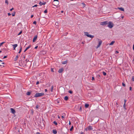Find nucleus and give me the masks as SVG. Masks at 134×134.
Listing matches in <instances>:
<instances>
[{
  "mask_svg": "<svg viewBox=\"0 0 134 134\" xmlns=\"http://www.w3.org/2000/svg\"><path fill=\"white\" fill-rule=\"evenodd\" d=\"M19 63L20 66L23 67L25 66L26 65V62L22 60H19Z\"/></svg>",
  "mask_w": 134,
  "mask_h": 134,
  "instance_id": "obj_1",
  "label": "nucleus"
},
{
  "mask_svg": "<svg viewBox=\"0 0 134 134\" xmlns=\"http://www.w3.org/2000/svg\"><path fill=\"white\" fill-rule=\"evenodd\" d=\"M44 95L43 93H36L34 96V97H39L43 96Z\"/></svg>",
  "mask_w": 134,
  "mask_h": 134,
  "instance_id": "obj_2",
  "label": "nucleus"
},
{
  "mask_svg": "<svg viewBox=\"0 0 134 134\" xmlns=\"http://www.w3.org/2000/svg\"><path fill=\"white\" fill-rule=\"evenodd\" d=\"M53 3V5L56 6L59 4V2L58 0H54Z\"/></svg>",
  "mask_w": 134,
  "mask_h": 134,
  "instance_id": "obj_3",
  "label": "nucleus"
},
{
  "mask_svg": "<svg viewBox=\"0 0 134 134\" xmlns=\"http://www.w3.org/2000/svg\"><path fill=\"white\" fill-rule=\"evenodd\" d=\"M108 26L110 28H112L113 26V24L111 21L108 22Z\"/></svg>",
  "mask_w": 134,
  "mask_h": 134,
  "instance_id": "obj_4",
  "label": "nucleus"
},
{
  "mask_svg": "<svg viewBox=\"0 0 134 134\" xmlns=\"http://www.w3.org/2000/svg\"><path fill=\"white\" fill-rule=\"evenodd\" d=\"M85 35L88 37L92 38L94 37V36L89 34L87 32H85Z\"/></svg>",
  "mask_w": 134,
  "mask_h": 134,
  "instance_id": "obj_5",
  "label": "nucleus"
},
{
  "mask_svg": "<svg viewBox=\"0 0 134 134\" xmlns=\"http://www.w3.org/2000/svg\"><path fill=\"white\" fill-rule=\"evenodd\" d=\"M108 24V21H107L101 22L100 23V25H105Z\"/></svg>",
  "mask_w": 134,
  "mask_h": 134,
  "instance_id": "obj_6",
  "label": "nucleus"
},
{
  "mask_svg": "<svg viewBox=\"0 0 134 134\" xmlns=\"http://www.w3.org/2000/svg\"><path fill=\"white\" fill-rule=\"evenodd\" d=\"M86 130H92V127L91 126H89L86 129Z\"/></svg>",
  "mask_w": 134,
  "mask_h": 134,
  "instance_id": "obj_7",
  "label": "nucleus"
},
{
  "mask_svg": "<svg viewBox=\"0 0 134 134\" xmlns=\"http://www.w3.org/2000/svg\"><path fill=\"white\" fill-rule=\"evenodd\" d=\"M102 42V41L101 40H100L99 42V43L98 44V45H97V48L99 47L100 45H101Z\"/></svg>",
  "mask_w": 134,
  "mask_h": 134,
  "instance_id": "obj_8",
  "label": "nucleus"
},
{
  "mask_svg": "<svg viewBox=\"0 0 134 134\" xmlns=\"http://www.w3.org/2000/svg\"><path fill=\"white\" fill-rule=\"evenodd\" d=\"M10 110L11 113L13 114H14L15 113V110L12 108H10Z\"/></svg>",
  "mask_w": 134,
  "mask_h": 134,
  "instance_id": "obj_9",
  "label": "nucleus"
},
{
  "mask_svg": "<svg viewBox=\"0 0 134 134\" xmlns=\"http://www.w3.org/2000/svg\"><path fill=\"white\" fill-rule=\"evenodd\" d=\"M37 35H36L34 38L33 40V42H35V41H36L37 38Z\"/></svg>",
  "mask_w": 134,
  "mask_h": 134,
  "instance_id": "obj_10",
  "label": "nucleus"
},
{
  "mask_svg": "<svg viewBox=\"0 0 134 134\" xmlns=\"http://www.w3.org/2000/svg\"><path fill=\"white\" fill-rule=\"evenodd\" d=\"M18 45L16 44L12 45V46L13 47V49L15 50L16 47Z\"/></svg>",
  "mask_w": 134,
  "mask_h": 134,
  "instance_id": "obj_11",
  "label": "nucleus"
},
{
  "mask_svg": "<svg viewBox=\"0 0 134 134\" xmlns=\"http://www.w3.org/2000/svg\"><path fill=\"white\" fill-rule=\"evenodd\" d=\"M63 70V68H61V69H59V70L58 71V72L59 73H61L62 72Z\"/></svg>",
  "mask_w": 134,
  "mask_h": 134,
  "instance_id": "obj_12",
  "label": "nucleus"
},
{
  "mask_svg": "<svg viewBox=\"0 0 134 134\" xmlns=\"http://www.w3.org/2000/svg\"><path fill=\"white\" fill-rule=\"evenodd\" d=\"M31 45H29V46L27 47L26 48V49L25 50V51H24V52H26L27 49H28L29 48L31 47Z\"/></svg>",
  "mask_w": 134,
  "mask_h": 134,
  "instance_id": "obj_13",
  "label": "nucleus"
},
{
  "mask_svg": "<svg viewBox=\"0 0 134 134\" xmlns=\"http://www.w3.org/2000/svg\"><path fill=\"white\" fill-rule=\"evenodd\" d=\"M118 9L122 11H124V9L122 8L118 7Z\"/></svg>",
  "mask_w": 134,
  "mask_h": 134,
  "instance_id": "obj_14",
  "label": "nucleus"
},
{
  "mask_svg": "<svg viewBox=\"0 0 134 134\" xmlns=\"http://www.w3.org/2000/svg\"><path fill=\"white\" fill-rule=\"evenodd\" d=\"M53 132L54 134H56L57 133V132L56 130H53Z\"/></svg>",
  "mask_w": 134,
  "mask_h": 134,
  "instance_id": "obj_15",
  "label": "nucleus"
},
{
  "mask_svg": "<svg viewBox=\"0 0 134 134\" xmlns=\"http://www.w3.org/2000/svg\"><path fill=\"white\" fill-rule=\"evenodd\" d=\"M18 55H16V57L14 58V61H16L17 60H18Z\"/></svg>",
  "mask_w": 134,
  "mask_h": 134,
  "instance_id": "obj_16",
  "label": "nucleus"
},
{
  "mask_svg": "<svg viewBox=\"0 0 134 134\" xmlns=\"http://www.w3.org/2000/svg\"><path fill=\"white\" fill-rule=\"evenodd\" d=\"M68 99V97L67 96H65V97L64 99L65 100H67Z\"/></svg>",
  "mask_w": 134,
  "mask_h": 134,
  "instance_id": "obj_17",
  "label": "nucleus"
},
{
  "mask_svg": "<svg viewBox=\"0 0 134 134\" xmlns=\"http://www.w3.org/2000/svg\"><path fill=\"white\" fill-rule=\"evenodd\" d=\"M68 61L67 60L65 61L64 62H62V64H66L67 63Z\"/></svg>",
  "mask_w": 134,
  "mask_h": 134,
  "instance_id": "obj_18",
  "label": "nucleus"
},
{
  "mask_svg": "<svg viewBox=\"0 0 134 134\" xmlns=\"http://www.w3.org/2000/svg\"><path fill=\"white\" fill-rule=\"evenodd\" d=\"M114 43H115V41H112L109 44V45H113Z\"/></svg>",
  "mask_w": 134,
  "mask_h": 134,
  "instance_id": "obj_19",
  "label": "nucleus"
},
{
  "mask_svg": "<svg viewBox=\"0 0 134 134\" xmlns=\"http://www.w3.org/2000/svg\"><path fill=\"white\" fill-rule=\"evenodd\" d=\"M53 85H52L51 87V88L50 91H51V92H52L53 91Z\"/></svg>",
  "mask_w": 134,
  "mask_h": 134,
  "instance_id": "obj_20",
  "label": "nucleus"
},
{
  "mask_svg": "<svg viewBox=\"0 0 134 134\" xmlns=\"http://www.w3.org/2000/svg\"><path fill=\"white\" fill-rule=\"evenodd\" d=\"M89 106V105L88 104H86L85 105V107L86 108H87Z\"/></svg>",
  "mask_w": 134,
  "mask_h": 134,
  "instance_id": "obj_21",
  "label": "nucleus"
},
{
  "mask_svg": "<svg viewBox=\"0 0 134 134\" xmlns=\"http://www.w3.org/2000/svg\"><path fill=\"white\" fill-rule=\"evenodd\" d=\"M31 92H27L26 93V94L27 95L29 96V95H30V94H31Z\"/></svg>",
  "mask_w": 134,
  "mask_h": 134,
  "instance_id": "obj_22",
  "label": "nucleus"
},
{
  "mask_svg": "<svg viewBox=\"0 0 134 134\" xmlns=\"http://www.w3.org/2000/svg\"><path fill=\"white\" fill-rule=\"evenodd\" d=\"M2 61L1 60H0V62H2ZM4 64V63L3 62L1 64H0V66H3V64Z\"/></svg>",
  "mask_w": 134,
  "mask_h": 134,
  "instance_id": "obj_23",
  "label": "nucleus"
},
{
  "mask_svg": "<svg viewBox=\"0 0 134 134\" xmlns=\"http://www.w3.org/2000/svg\"><path fill=\"white\" fill-rule=\"evenodd\" d=\"M53 123L54 124H55L56 125H57V122L55 121H54L53 122Z\"/></svg>",
  "mask_w": 134,
  "mask_h": 134,
  "instance_id": "obj_24",
  "label": "nucleus"
},
{
  "mask_svg": "<svg viewBox=\"0 0 134 134\" xmlns=\"http://www.w3.org/2000/svg\"><path fill=\"white\" fill-rule=\"evenodd\" d=\"M73 129V126H72L71 127V128L70 129V131H72V130Z\"/></svg>",
  "mask_w": 134,
  "mask_h": 134,
  "instance_id": "obj_25",
  "label": "nucleus"
},
{
  "mask_svg": "<svg viewBox=\"0 0 134 134\" xmlns=\"http://www.w3.org/2000/svg\"><path fill=\"white\" fill-rule=\"evenodd\" d=\"M123 107L124 108L126 109V105H125V103H124V105H123Z\"/></svg>",
  "mask_w": 134,
  "mask_h": 134,
  "instance_id": "obj_26",
  "label": "nucleus"
},
{
  "mask_svg": "<svg viewBox=\"0 0 134 134\" xmlns=\"http://www.w3.org/2000/svg\"><path fill=\"white\" fill-rule=\"evenodd\" d=\"M5 43L4 42H2L0 43V47H1V46L4 43Z\"/></svg>",
  "mask_w": 134,
  "mask_h": 134,
  "instance_id": "obj_27",
  "label": "nucleus"
},
{
  "mask_svg": "<svg viewBox=\"0 0 134 134\" xmlns=\"http://www.w3.org/2000/svg\"><path fill=\"white\" fill-rule=\"evenodd\" d=\"M103 74L104 76H105L106 75V72H103Z\"/></svg>",
  "mask_w": 134,
  "mask_h": 134,
  "instance_id": "obj_28",
  "label": "nucleus"
},
{
  "mask_svg": "<svg viewBox=\"0 0 134 134\" xmlns=\"http://www.w3.org/2000/svg\"><path fill=\"white\" fill-rule=\"evenodd\" d=\"M22 50V47H21L20 49L19 50V53H20L21 52Z\"/></svg>",
  "mask_w": 134,
  "mask_h": 134,
  "instance_id": "obj_29",
  "label": "nucleus"
},
{
  "mask_svg": "<svg viewBox=\"0 0 134 134\" xmlns=\"http://www.w3.org/2000/svg\"><path fill=\"white\" fill-rule=\"evenodd\" d=\"M39 4L41 6L42 5H43V3L41 2H40Z\"/></svg>",
  "mask_w": 134,
  "mask_h": 134,
  "instance_id": "obj_30",
  "label": "nucleus"
},
{
  "mask_svg": "<svg viewBox=\"0 0 134 134\" xmlns=\"http://www.w3.org/2000/svg\"><path fill=\"white\" fill-rule=\"evenodd\" d=\"M22 31H21L18 34V35H19L21 34L22 33Z\"/></svg>",
  "mask_w": 134,
  "mask_h": 134,
  "instance_id": "obj_31",
  "label": "nucleus"
},
{
  "mask_svg": "<svg viewBox=\"0 0 134 134\" xmlns=\"http://www.w3.org/2000/svg\"><path fill=\"white\" fill-rule=\"evenodd\" d=\"M15 12H14V13H12V15L13 16H15Z\"/></svg>",
  "mask_w": 134,
  "mask_h": 134,
  "instance_id": "obj_32",
  "label": "nucleus"
},
{
  "mask_svg": "<svg viewBox=\"0 0 134 134\" xmlns=\"http://www.w3.org/2000/svg\"><path fill=\"white\" fill-rule=\"evenodd\" d=\"M5 3H7L8 5V2L7 0H5Z\"/></svg>",
  "mask_w": 134,
  "mask_h": 134,
  "instance_id": "obj_33",
  "label": "nucleus"
},
{
  "mask_svg": "<svg viewBox=\"0 0 134 134\" xmlns=\"http://www.w3.org/2000/svg\"><path fill=\"white\" fill-rule=\"evenodd\" d=\"M69 92L71 94L72 93V92L71 91H69Z\"/></svg>",
  "mask_w": 134,
  "mask_h": 134,
  "instance_id": "obj_34",
  "label": "nucleus"
},
{
  "mask_svg": "<svg viewBox=\"0 0 134 134\" xmlns=\"http://www.w3.org/2000/svg\"><path fill=\"white\" fill-rule=\"evenodd\" d=\"M47 9H46L44 11V13H47Z\"/></svg>",
  "mask_w": 134,
  "mask_h": 134,
  "instance_id": "obj_35",
  "label": "nucleus"
},
{
  "mask_svg": "<svg viewBox=\"0 0 134 134\" xmlns=\"http://www.w3.org/2000/svg\"><path fill=\"white\" fill-rule=\"evenodd\" d=\"M132 80L133 81H134V76L132 77Z\"/></svg>",
  "mask_w": 134,
  "mask_h": 134,
  "instance_id": "obj_36",
  "label": "nucleus"
},
{
  "mask_svg": "<svg viewBox=\"0 0 134 134\" xmlns=\"http://www.w3.org/2000/svg\"><path fill=\"white\" fill-rule=\"evenodd\" d=\"M39 106L38 105H37L36 106V109H37L39 107Z\"/></svg>",
  "mask_w": 134,
  "mask_h": 134,
  "instance_id": "obj_37",
  "label": "nucleus"
},
{
  "mask_svg": "<svg viewBox=\"0 0 134 134\" xmlns=\"http://www.w3.org/2000/svg\"><path fill=\"white\" fill-rule=\"evenodd\" d=\"M122 85L124 87L125 86V85L124 83H122Z\"/></svg>",
  "mask_w": 134,
  "mask_h": 134,
  "instance_id": "obj_38",
  "label": "nucleus"
},
{
  "mask_svg": "<svg viewBox=\"0 0 134 134\" xmlns=\"http://www.w3.org/2000/svg\"><path fill=\"white\" fill-rule=\"evenodd\" d=\"M64 114H65L64 113L63 114V115L62 116V118L63 119V118H64Z\"/></svg>",
  "mask_w": 134,
  "mask_h": 134,
  "instance_id": "obj_39",
  "label": "nucleus"
},
{
  "mask_svg": "<svg viewBox=\"0 0 134 134\" xmlns=\"http://www.w3.org/2000/svg\"><path fill=\"white\" fill-rule=\"evenodd\" d=\"M33 23L34 24H36V21H34Z\"/></svg>",
  "mask_w": 134,
  "mask_h": 134,
  "instance_id": "obj_40",
  "label": "nucleus"
},
{
  "mask_svg": "<svg viewBox=\"0 0 134 134\" xmlns=\"http://www.w3.org/2000/svg\"><path fill=\"white\" fill-rule=\"evenodd\" d=\"M37 6V4H35V5L34 6H33L32 7H36Z\"/></svg>",
  "mask_w": 134,
  "mask_h": 134,
  "instance_id": "obj_41",
  "label": "nucleus"
},
{
  "mask_svg": "<svg viewBox=\"0 0 134 134\" xmlns=\"http://www.w3.org/2000/svg\"><path fill=\"white\" fill-rule=\"evenodd\" d=\"M94 80V77H92V80Z\"/></svg>",
  "mask_w": 134,
  "mask_h": 134,
  "instance_id": "obj_42",
  "label": "nucleus"
},
{
  "mask_svg": "<svg viewBox=\"0 0 134 134\" xmlns=\"http://www.w3.org/2000/svg\"><path fill=\"white\" fill-rule=\"evenodd\" d=\"M58 22H56V23H55V25H58Z\"/></svg>",
  "mask_w": 134,
  "mask_h": 134,
  "instance_id": "obj_43",
  "label": "nucleus"
},
{
  "mask_svg": "<svg viewBox=\"0 0 134 134\" xmlns=\"http://www.w3.org/2000/svg\"><path fill=\"white\" fill-rule=\"evenodd\" d=\"M39 83V81H37V82H36V85H38V84Z\"/></svg>",
  "mask_w": 134,
  "mask_h": 134,
  "instance_id": "obj_44",
  "label": "nucleus"
},
{
  "mask_svg": "<svg viewBox=\"0 0 134 134\" xmlns=\"http://www.w3.org/2000/svg\"><path fill=\"white\" fill-rule=\"evenodd\" d=\"M53 68H51V71H52L53 72H54V71L53 70Z\"/></svg>",
  "mask_w": 134,
  "mask_h": 134,
  "instance_id": "obj_45",
  "label": "nucleus"
},
{
  "mask_svg": "<svg viewBox=\"0 0 134 134\" xmlns=\"http://www.w3.org/2000/svg\"><path fill=\"white\" fill-rule=\"evenodd\" d=\"M46 2H44V3H43V5H45L46 4Z\"/></svg>",
  "mask_w": 134,
  "mask_h": 134,
  "instance_id": "obj_46",
  "label": "nucleus"
},
{
  "mask_svg": "<svg viewBox=\"0 0 134 134\" xmlns=\"http://www.w3.org/2000/svg\"><path fill=\"white\" fill-rule=\"evenodd\" d=\"M8 16H10V15H11V14H10L9 13H8Z\"/></svg>",
  "mask_w": 134,
  "mask_h": 134,
  "instance_id": "obj_47",
  "label": "nucleus"
},
{
  "mask_svg": "<svg viewBox=\"0 0 134 134\" xmlns=\"http://www.w3.org/2000/svg\"><path fill=\"white\" fill-rule=\"evenodd\" d=\"M13 9H14V8H12L10 9V11H12V10H13Z\"/></svg>",
  "mask_w": 134,
  "mask_h": 134,
  "instance_id": "obj_48",
  "label": "nucleus"
},
{
  "mask_svg": "<svg viewBox=\"0 0 134 134\" xmlns=\"http://www.w3.org/2000/svg\"><path fill=\"white\" fill-rule=\"evenodd\" d=\"M7 57V56H4V57L3 58V59L5 58H6Z\"/></svg>",
  "mask_w": 134,
  "mask_h": 134,
  "instance_id": "obj_49",
  "label": "nucleus"
},
{
  "mask_svg": "<svg viewBox=\"0 0 134 134\" xmlns=\"http://www.w3.org/2000/svg\"><path fill=\"white\" fill-rule=\"evenodd\" d=\"M101 77L100 76V75H98V78H99V79H100V78Z\"/></svg>",
  "mask_w": 134,
  "mask_h": 134,
  "instance_id": "obj_50",
  "label": "nucleus"
},
{
  "mask_svg": "<svg viewBox=\"0 0 134 134\" xmlns=\"http://www.w3.org/2000/svg\"><path fill=\"white\" fill-rule=\"evenodd\" d=\"M131 89H132V87H130V90L131 91Z\"/></svg>",
  "mask_w": 134,
  "mask_h": 134,
  "instance_id": "obj_51",
  "label": "nucleus"
},
{
  "mask_svg": "<svg viewBox=\"0 0 134 134\" xmlns=\"http://www.w3.org/2000/svg\"><path fill=\"white\" fill-rule=\"evenodd\" d=\"M115 53H119V52L118 51H116L115 52Z\"/></svg>",
  "mask_w": 134,
  "mask_h": 134,
  "instance_id": "obj_52",
  "label": "nucleus"
},
{
  "mask_svg": "<svg viewBox=\"0 0 134 134\" xmlns=\"http://www.w3.org/2000/svg\"><path fill=\"white\" fill-rule=\"evenodd\" d=\"M38 47V46H36L35 48V49H36Z\"/></svg>",
  "mask_w": 134,
  "mask_h": 134,
  "instance_id": "obj_53",
  "label": "nucleus"
},
{
  "mask_svg": "<svg viewBox=\"0 0 134 134\" xmlns=\"http://www.w3.org/2000/svg\"><path fill=\"white\" fill-rule=\"evenodd\" d=\"M81 109H82V108H81V107L80 108V111H81Z\"/></svg>",
  "mask_w": 134,
  "mask_h": 134,
  "instance_id": "obj_54",
  "label": "nucleus"
},
{
  "mask_svg": "<svg viewBox=\"0 0 134 134\" xmlns=\"http://www.w3.org/2000/svg\"><path fill=\"white\" fill-rule=\"evenodd\" d=\"M133 50L134 51V44L133 45Z\"/></svg>",
  "mask_w": 134,
  "mask_h": 134,
  "instance_id": "obj_55",
  "label": "nucleus"
},
{
  "mask_svg": "<svg viewBox=\"0 0 134 134\" xmlns=\"http://www.w3.org/2000/svg\"><path fill=\"white\" fill-rule=\"evenodd\" d=\"M36 134H40V133L39 132H37L36 133Z\"/></svg>",
  "mask_w": 134,
  "mask_h": 134,
  "instance_id": "obj_56",
  "label": "nucleus"
},
{
  "mask_svg": "<svg viewBox=\"0 0 134 134\" xmlns=\"http://www.w3.org/2000/svg\"><path fill=\"white\" fill-rule=\"evenodd\" d=\"M126 102V100L125 99L124 100V103L125 104Z\"/></svg>",
  "mask_w": 134,
  "mask_h": 134,
  "instance_id": "obj_57",
  "label": "nucleus"
},
{
  "mask_svg": "<svg viewBox=\"0 0 134 134\" xmlns=\"http://www.w3.org/2000/svg\"><path fill=\"white\" fill-rule=\"evenodd\" d=\"M34 16V15H32L31 16V18H32Z\"/></svg>",
  "mask_w": 134,
  "mask_h": 134,
  "instance_id": "obj_58",
  "label": "nucleus"
},
{
  "mask_svg": "<svg viewBox=\"0 0 134 134\" xmlns=\"http://www.w3.org/2000/svg\"><path fill=\"white\" fill-rule=\"evenodd\" d=\"M71 124V123L70 122V121H69V125H70Z\"/></svg>",
  "mask_w": 134,
  "mask_h": 134,
  "instance_id": "obj_59",
  "label": "nucleus"
},
{
  "mask_svg": "<svg viewBox=\"0 0 134 134\" xmlns=\"http://www.w3.org/2000/svg\"><path fill=\"white\" fill-rule=\"evenodd\" d=\"M45 92H47V89H45Z\"/></svg>",
  "mask_w": 134,
  "mask_h": 134,
  "instance_id": "obj_60",
  "label": "nucleus"
},
{
  "mask_svg": "<svg viewBox=\"0 0 134 134\" xmlns=\"http://www.w3.org/2000/svg\"><path fill=\"white\" fill-rule=\"evenodd\" d=\"M83 134V132H81L80 133V134Z\"/></svg>",
  "mask_w": 134,
  "mask_h": 134,
  "instance_id": "obj_61",
  "label": "nucleus"
},
{
  "mask_svg": "<svg viewBox=\"0 0 134 134\" xmlns=\"http://www.w3.org/2000/svg\"><path fill=\"white\" fill-rule=\"evenodd\" d=\"M63 12H64V11H61V12L62 13H63Z\"/></svg>",
  "mask_w": 134,
  "mask_h": 134,
  "instance_id": "obj_62",
  "label": "nucleus"
},
{
  "mask_svg": "<svg viewBox=\"0 0 134 134\" xmlns=\"http://www.w3.org/2000/svg\"><path fill=\"white\" fill-rule=\"evenodd\" d=\"M27 59H26V61H25V62H26V63L27 62Z\"/></svg>",
  "mask_w": 134,
  "mask_h": 134,
  "instance_id": "obj_63",
  "label": "nucleus"
},
{
  "mask_svg": "<svg viewBox=\"0 0 134 134\" xmlns=\"http://www.w3.org/2000/svg\"><path fill=\"white\" fill-rule=\"evenodd\" d=\"M58 118H60V117L59 116H58Z\"/></svg>",
  "mask_w": 134,
  "mask_h": 134,
  "instance_id": "obj_64",
  "label": "nucleus"
}]
</instances>
